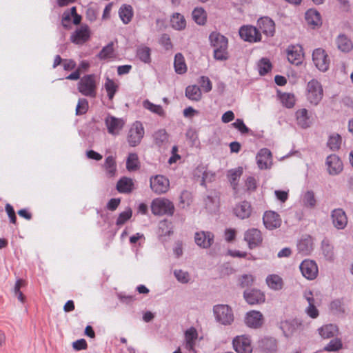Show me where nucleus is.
Listing matches in <instances>:
<instances>
[{"label":"nucleus","instance_id":"1","mask_svg":"<svg viewBox=\"0 0 353 353\" xmlns=\"http://www.w3.org/2000/svg\"><path fill=\"white\" fill-rule=\"evenodd\" d=\"M99 81L95 74H85L77 84L78 91L83 96L95 98L97 94Z\"/></svg>","mask_w":353,"mask_h":353},{"label":"nucleus","instance_id":"2","mask_svg":"<svg viewBox=\"0 0 353 353\" xmlns=\"http://www.w3.org/2000/svg\"><path fill=\"white\" fill-rule=\"evenodd\" d=\"M151 211L153 214L158 216L172 215L174 206L172 202L165 198L154 199L151 203Z\"/></svg>","mask_w":353,"mask_h":353},{"label":"nucleus","instance_id":"3","mask_svg":"<svg viewBox=\"0 0 353 353\" xmlns=\"http://www.w3.org/2000/svg\"><path fill=\"white\" fill-rule=\"evenodd\" d=\"M306 97L312 104L316 105L321 101L323 90L321 83L316 79H312L307 83L306 89Z\"/></svg>","mask_w":353,"mask_h":353},{"label":"nucleus","instance_id":"4","mask_svg":"<svg viewBox=\"0 0 353 353\" xmlns=\"http://www.w3.org/2000/svg\"><path fill=\"white\" fill-rule=\"evenodd\" d=\"M240 37L246 42L257 43L262 41V37L259 29L251 25H244L239 28Z\"/></svg>","mask_w":353,"mask_h":353},{"label":"nucleus","instance_id":"5","mask_svg":"<svg viewBox=\"0 0 353 353\" xmlns=\"http://www.w3.org/2000/svg\"><path fill=\"white\" fill-rule=\"evenodd\" d=\"M145 134L144 128L140 121H135L130 127L127 141L131 147L138 145Z\"/></svg>","mask_w":353,"mask_h":353},{"label":"nucleus","instance_id":"6","mask_svg":"<svg viewBox=\"0 0 353 353\" xmlns=\"http://www.w3.org/2000/svg\"><path fill=\"white\" fill-rule=\"evenodd\" d=\"M217 321L223 325H230L234 321L232 309L228 305H217L213 309Z\"/></svg>","mask_w":353,"mask_h":353},{"label":"nucleus","instance_id":"7","mask_svg":"<svg viewBox=\"0 0 353 353\" xmlns=\"http://www.w3.org/2000/svg\"><path fill=\"white\" fill-rule=\"evenodd\" d=\"M150 188L157 194H164L170 188V181L163 175H156L150 179Z\"/></svg>","mask_w":353,"mask_h":353},{"label":"nucleus","instance_id":"8","mask_svg":"<svg viewBox=\"0 0 353 353\" xmlns=\"http://www.w3.org/2000/svg\"><path fill=\"white\" fill-rule=\"evenodd\" d=\"M312 61L316 67L322 72L327 70L330 65V59L325 51L321 48L314 50Z\"/></svg>","mask_w":353,"mask_h":353},{"label":"nucleus","instance_id":"9","mask_svg":"<svg viewBox=\"0 0 353 353\" xmlns=\"http://www.w3.org/2000/svg\"><path fill=\"white\" fill-rule=\"evenodd\" d=\"M302 275L307 280L315 279L319 274V269L315 261L306 259L299 265Z\"/></svg>","mask_w":353,"mask_h":353},{"label":"nucleus","instance_id":"10","mask_svg":"<svg viewBox=\"0 0 353 353\" xmlns=\"http://www.w3.org/2000/svg\"><path fill=\"white\" fill-rule=\"evenodd\" d=\"M125 122L123 119L117 118L114 116L108 115L105 119V124L109 134L116 136L118 135Z\"/></svg>","mask_w":353,"mask_h":353},{"label":"nucleus","instance_id":"11","mask_svg":"<svg viewBox=\"0 0 353 353\" xmlns=\"http://www.w3.org/2000/svg\"><path fill=\"white\" fill-rule=\"evenodd\" d=\"M232 344L234 349L238 353H251L252 352L251 340L245 335L234 338Z\"/></svg>","mask_w":353,"mask_h":353},{"label":"nucleus","instance_id":"12","mask_svg":"<svg viewBox=\"0 0 353 353\" xmlns=\"http://www.w3.org/2000/svg\"><path fill=\"white\" fill-rule=\"evenodd\" d=\"M287 58L292 64L296 65L301 64L304 58L302 46H289L287 49Z\"/></svg>","mask_w":353,"mask_h":353},{"label":"nucleus","instance_id":"13","mask_svg":"<svg viewBox=\"0 0 353 353\" xmlns=\"http://www.w3.org/2000/svg\"><path fill=\"white\" fill-rule=\"evenodd\" d=\"M244 239L248 243L249 248L253 249L261 243V233L258 229H249L245 233Z\"/></svg>","mask_w":353,"mask_h":353},{"label":"nucleus","instance_id":"14","mask_svg":"<svg viewBox=\"0 0 353 353\" xmlns=\"http://www.w3.org/2000/svg\"><path fill=\"white\" fill-rule=\"evenodd\" d=\"M263 221L265 228L269 230L279 228L281 224V219L279 214L274 211L265 212Z\"/></svg>","mask_w":353,"mask_h":353},{"label":"nucleus","instance_id":"15","mask_svg":"<svg viewBox=\"0 0 353 353\" xmlns=\"http://www.w3.org/2000/svg\"><path fill=\"white\" fill-rule=\"evenodd\" d=\"M259 29L268 37H273L275 32V24L273 20L268 17L260 18L257 21Z\"/></svg>","mask_w":353,"mask_h":353},{"label":"nucleus","instance_id":"16","mask_svg":"<svg viewBox=\"0 0 353 353\" xmlns=\"http://www.w3.org/2000/svg\"><path fill=\"white\" fill-rule=\"evenodd\" d=\"M245 323L250 327L259 328L263 323V314L259 311H250L246 314Z\"/></svg>","mask_w":353,"mask_h":353},{"label":"nucleus","instance_id":"17","mask_svg":"<svg viewBox=\"0 0 353 353\" xmlns=\"http://www.w3.org/2000/svg\"><path fill=\"white\" fill-rule=\"evenodd\" d=\"M327 166V171L330 174L336 175L339 174L343 170V163L335 154H332L327 157L326 161Z\"/></svg>","mask_w":353,"mask_h":353},{"label":"nucleus","instance_id":"18","mask_svg":"<svg viewBox=\"0 0 353 353\" xmlns=\"http://www.w3.org/2000/svg\"><path fill=\"white\" fill-rule=\"evenodd\" d=\"M194 241L199 247L208 248L214 241V235L210 232H199L195 234Z\"/></svg>","mask_w":353,"mask_h":353},{"label":"nucleus","instance_id":"19","mask_svg":"<svg viewBox=\"0 0 353 353\" xmlns=\"http://www.w3.org/2000/svg\"><path fill=\"white\" fill-rule=\"evenodd\" d=\"M244 298L250 305L261 304L265 302V296L259 290H251L244 292Z\"/></svg>","mask_w":353,"mask_h":353},{"label":"nucleus","instance_id":"20","mask_svg":"<svg viewBox=\"0 0 353 353\" xmlns=\"http://www.w3.org/2000/svg\"><path fill=\"white\" fill-rule=\"evenodd\" d=\"M252 208L251 204L246 201H243L238 204L234 208V214L241 219H248L252 214Z\"/></svg>","mask_w":353,"mask_h":353},{"label":"nucleus","instance_id":"21","mask_svg":"<svg viewBox=\"0 0 353 353\" xmlns=\"http://www.w3.org/2000/svg\"><path fill=\"white\" fill-rule=\"evenodd\" d=\"M305 19L307 24L312 28H316L321 26V17L320 13L315 9H309L305 14Z\"/></svg>","mask_w":353,"mask_h":353},{"label":"nucleus","instance_id":"22","mask_svg":"<svg viewBox=\"0 0 353 353\" xmlns=\"http://www.w3.org/2000/svg\"><path fill=\"white\" fill-rule=\"evenodd\" d=\"M332 223L338 229H343L347 223V218L345 212L341 209L333 210L332 214Z\"/></svg>","mask_w":353,"mask_h":353},{"label":"nucleus","instance_id":"23","mask_svg":"<svg viewBox=\"0 0 353 353\" xmlns=\"http://www.w3.org/2000/svg\"><path fill=\"white\" fill-rule=\"evenodd\" d=\"M265 283L269 288L274 291L281 290L284 285L283 278L279 274H269L265 279Z\"/></svg>","mask_w":353,"mask_h":353},{"label":"nucleus","instance_id":"24","mask_svg":"<svg viewBox=\"0 0 353 353\" xmlns=\"http://www.w3.org/2000/svg\"><path fill=\"white\" fill-rule=\"evenodd\" d=\"M256 160L261 169H267L272 160V154L270 150L261 149L256 156Z\"/></svg>","mask_w":353,"mask_h":353},{"label":"nucleus","instance_id":"25","mask_svg":"<svg viewBox=\"0 0 353 353\" xmlns=\"http://www.w3.org/2000/svg\"><path fill=\"white\" fill-rule=\"evenodd\" d=\"M90 37V30L87 25H82L76 30L74 34L72 35L73 41L86 42Z\"/></svg>","mask_w":353,"mask_h":353},{"label":"nucleus","instance_id":"26","mask_svg":"<svg viewBox=\"0 0 353 353\" xmlns=\"http://www.w3.org/2000/svg\"><path fill=\"white\" fill-rule=\"evenodd\" d=\"M198 337V334L195 328L190 327L185 332V348L188 350L192 351L194 353H196V350L194 349L195 341Z\"/></svg>","mask_w":353,"mask_h":353},{"label":"nucleus","instance_id":"27","mask_svg":"<svg viewBox=\"0 0 353 353\" xmlns=\"http://www.w3.org/2000/svg\"><path fill=\"white\" fill-rule=\"evenodd\" d=\"M296 119L298 125L302 128H308L312 123L308 112L305 108L298 110L296 112Z\"/></svg>","mask_w":353,"mask_h":353},{"label":"nucleus","instance_id":"28","mask_svg":"<svg viewBox=\"0 0 353 353\" xmlns=\"http://www.w3.org/2000/svg\"><path fill=\"white\" fill-rule=\"evenodd\" d=\"M119 16L124 24H128L134 15L133 8L130 5L123 4L119 9Z\"/></svg>","mask_w":353,"mask_h":353},{"label":"nucleus","instance_id":"29","mask_svg":"<svg viewBox=\"0 0 353 353\" xmlns=\"http://www.w3.org/2000/svg\"><path fill=\"white\" fill-rule=\"evenodd\" d=\"M170 23L171 27L176 30H183L186 27V20L184 16L179 12L172 14Z\"/></svg>","mask_w":353,"mask_h":353},{"label":"nucleus","instance_id":"30","mask_svg":"<svg viewBox=\"0 0 353 353\" xmlns=\"http://www.w3.org/2000/svg\"><path fill=\"white\" fill-rule=\"evenodd\" d=\"M243 174V168L239 167L228 171V176L233 190L237 193L238 182Z\"/></svg>","mask_w":353,"mask_h":353},{"label":"nucleus","instance_id":"31","mask_svg":"<svg viewBox=\"0 0 353 353\" xmlns=\"http://www.w3.org/2000/svg\"><path fill=\"white\" fill-rule=\"evenodd\" d=\"M134 188V183L132 179L128 177L121 178L117 184V189L120 193H130Z\"/></svg>","mask_w":353,"mask_h":353},{"label":"nucleus","instance_id":"32","mask_svg":"<svg viewBox=\"0 0 353 353\" xmlns=\"http://www.w3.org/2000/svg\"><path fill=\"white\" fill-rule=\"evenodd\" d=\"M103 169L105 170L106 175L108 177H113L117 173V163L115 158L112 156H108L105 158Z\"/></svg>","mask_w":353,"mask_h":353},{"label":"nucleus","instance_id":"33","mask_svg":"<svg viewBox=\"0 0 353 353\" xmlns=\"http://www.w3.org/2000/svg\"><path fill=\"white\" fill-rule=\"evenodd\" d=\"M301 326V324L299 323L296 320H293L292 321H285L282 323L281 328L286 336H290L292 335L295 331L299 329Z\"/></svg>","mask_w":353,"mask_h":353},{"label":"nucleus","instance_id":"34","mask_svg":"<svg viewBox=\"0 0 353 353\" xmlns=\"http://www.w3.org/2000/svg\"><path fill=\"white\" fill-rule=\"evenodd\" d=\"M338 332V328L336 325L328 324L322 326L319 329V333L323 339H330L334 336Z\"/></svg>","mask_w":353,"mask_h":353},{"label":"nucleus","instance_id":"35","mask_svg":"<svg viewBox=\"0 0 353 353\" xmlns=\"http://www.w3.org/2000/svg\"><path fill=\"white\" fill-rule=\"evenodd\" d=\"M185 96L192 101H198L201 99L202 93L199 87L192 85L186 88Z\"/></svg>","mask_w":353,"mask_h":353},{"label":"nucleus","instance_id":"36","mask_svg":"<svg viewBox=\"0 0 353 353\" xmlns=\"http://www.w3.org/2000/svg\"><path fill=\"white\" fill-rule=\"evenodd\" d=\"M143 106L145 109L159 115V117H164L165 116V112L161 105L154 104L148 99L143 101Z\"/></svg>","mask_w":353,"mask_h":353},{"label":"nucleus","instance_id":"37","mask_svg":"<svg viewBox=\"0 0 353 353\" xmlns=\"http://www.w3.org/2000/svg\"><path fill=\"white\" fill-rule=\"evenodd\" d=\"M278 95L283 106L287 108H292L294 106L296 99L294 94L288 92H279Z\"/></svg>","mask_w":353,"mask_h":353},{"label":"nucleus","instance_id":"38","mask_svg":"<svg viewBox=\"0 0 353 353\" xmlns=\"http://www.w3.org/2000/svg\"><path fill=\"white\" fill-rule=\"evenodd\" d=\"M192 19L198 25L203 26L206 23L207 14L202 8H195L192 13Z\"/></svg>","mask_w":353,"mask_h":353},{"label":"nucleus","instance_id":"39","mask_svg":"<svg viewBox=\"0 0 353 353\" xmlns=\"http://www.w3.org/2000/svg\"><path fill=\"white\" fill-rule=\"evenodd\" d=\"M174 65L176 72L178 74H183L187 71L184 57L181 53H177L175 55Z\"/></svg>","mask_w":353,"mask_h":353},{"label":"nucleus","instance_id":"40","mask_svg":"<svg viewBox=\"0 0 353 353\" xmlns=\"http://www.w3.org/2000/svg\"><path fill=\"white\" fill-rule=\"evenodd\" d=\"M126 168L128 171H135L139 168V161L136 153H130L126 161Z\"/></svg>","mask_w":353,"mask_h":353},{"label":"nucleus","instance_id":"41","mask_svg":"<svg viewBox=\"0 0 353 353\" xmlns=\"http://www.w3.org/2000/svg\"><path fill=\"white\" fill-rule=\"evenodd\" d=\"M209 41L211 44H228V38L216 30L210 34Z\"/></svg>","mask_w":353,"mask_h":353},{"label":"nucleus","instance_id":"42","mask_svg":"<svg viewBox=\"0 0 353 353\" xmlns=\"http://www.w3.org/2000/svg\"><path fill=\"white\" fill-rule=\"evenodd\" d=\"M105 89L107 92L108 97L110 100H112L115 93L117 92L119 86L113 80L107 78L104 84Z\"/></svg>","mask_w":353,"mask_h":353},{"label":"nucleus","instance_id":"43","mask_svg":"<svg viewBox=\"0 0 353 353\" xmlns=\"http://www.w3.org/2000/svg\"><path fill=\"white\" fill-rule=\"evenodd\" d=\"M258 187L257 180L252 176H248L244 182L243 190L247 193H252L256 191Z\"/></svg>","mask_w":353,"mask_h":353},{"label":"nucleus","instance_id":"44","mask_svg":"<svg viewBox=\"0 0 353 353\" xmlns=\"http://www.w3.org/2000/svg\"><path fill=\"white\" fill-rule=\"evenodd\" d=\"M272 63L267 58H262L258 63L259 74L265 75L272 70Z\"/></svg>","mask_w":353,"mask_h":353},{"label":"nucleus","instance_id":"45","mask_svg":"<svg viewBox=\"0 0 353 353\" xmlns=\"http://www.w3.org/2000/svg\"><path fill=\"white\" fill-rule=\"evenodd\" d=\"M76 7H72L70 10H65L63 13L61 23L63 26L65 28H68L70 26L71 20L72 19V16L75 13Z\"/></svg>","mask_w":353,"mask_h":353},{"label":"nucleus","instance_id":"46","mask_svg":"<svg viewBox=\"0 0 353 353\" xmlns=\"http://www.w3.org/2000/svg\"><path fill=\"white\" fill-rule=\"evenodd\" d=\"M341 137L338 134H334L331 135L327 141L328 147L332 150H336L339 149L341 144Z\"/></svg>","mask_w":353,"mask_h":353},{"label":"nucleus","instance_id":"47","mask_svg":"<svg viewBox=\"0 0 353 353\" xmlns=\"http://www.w3.org/2000/svg\"><path fill=\"white\" fill-rule=\"evenodd\" d=\"M228 57L227 46H219V48L214 50V57L216 60H226Z\"/></svg>","mask_w":353,"mask_h":353},{"label":"nucleus","instance_id":"48","mask_svg":"<svg viewBox=\"0 0 353 353\" xmlns=\"http://www.w3.org/2000/svg\"><path fill=\"white\" fill-rule=\"evenodd\" d=\"M132 216V211L130 208H128L125 211L121 212L117 219L116 224L122 225L128 221Z\"/></svg>","mask_w":353,"mask_h":353},{"label":"nucleus","instance_id":"49","mask_svg":"<svg viewBox=\"0 0 353 353\" xmlns=\"http://www.w3.org/2000/svg\"><path fill=\"white\" fill-rule=\"evenodd\" d=\"M137 56L144 63H150V49L147 46L140 48L137 51Z\"/></svg>","mask_w":353,"mask_h":353},{"label":"nucleus","instance_id":"50","mask_svg":"<svg viewBox=\"0 0 353 353\" xmlns=\"http://www.w3.org/2000/svg\"><path fill=\"white\" fill-rule=\"evenodd\" d=\"M88 110V101L87 99L81 98L78 101V103L76 107V114L81 115L87 112Z\"/></svg>","mask_w":353,"mask_h":353},{"label":"nucleus","instance_id":"51","mask_svg":"<svg viewBox=\"0 0 353 353\" xmlns=\"http://www.w3.org/2000/svg\"><path fill=\"white\" fill-rule=\"evenodd\" d=\"M342 348V342L339 339L331 340L330 343L324 347V350L327 352L337 351Z\"/></svg>","mask_w":353,"mask_h":353},{"label":"nucleus","instance_id":"52","mask_svg":"<svg viewBox=\"0 0 353 353\" xmlns=\"http://www.w3.org/2000/svg\"><path fill=\"white\" fill-rule=\"evenodd\" d=\"M155 142L158 145H161L168 141V136L165 130H159L154 134Z\"/></svg>","mask_w":353,"mask_h":353},{"label":"nucleus","instance_id":"53","mask_svg":"<svg viewBox=\"0 0 353 353\" xmlns=\"http://www.w3.org/2000/svg\"><path fill=\"white\" fill-rule=\"evenodd\" d=\"M174 274L180 283H187L190 281V275L187 272H184L181 270H176L174 272Z\"/></svg>","mask_w":353,"mask_h":353},{"label":"nucleus","instance_id":"54","mask_svg":"<svg viewBox=\"0 0 353 353\" xmlns=\"http://www.w3.org/2000/svg\"><path fill=\"white\" fill-rule=\"evenodd\" d=\"M305 313L312 319H316L319 316V312L315 306V302L308 303L307 307L305 308Z\"/></svg>","mask_w":353,"mask_h":353},{"label":"nucleus","instance_id":"55","mask_svg":"<svg viewBox=\"0 0 353 353\" xmlns=\"http://www.w3.org/2000/svg\"><path fill=\"white\" fill-rule=\"evenodd\" d=\"M114 50L112 46H105L99 54L101 59H105L113 56Z\"/></svg>","mask_w":353,"mask_h":353},{"label":"nucleus","instance_id":"56","mask_svg":"<svg viewBox=\"0 0 353 353\" xmlns=\"http://www.w3.org/2000/svg\"><path fill=\"white\" fill-rule=\"evenodd\" d=\"M254 281V277L252 274L243 275L240 279V284L242 288L252 285Z\"/></svg>","mask_w":353,"mask_h":353},{"label":"nucleus","instance_id":"57","mask_svg":"<svg viewBox=\"0 0 353 353\" xmlns=\"http://www.w3.org/2000/svg\"><path fill=\"white\" fill-rule=\"evenodd\" d=\"M304 204L309 207H314L316 204V200L312 192H307L303 197Z\"/></svg>","mask_w":353,"mask_h":353},{"label":"nucleus","instance_id":"58","mask_svg":"<svg viewBox=\"0 0 353 353\" xmlns=\"http://www.w3.org/2000/svg\"><path fill=\"white\" fill-rule=\"evenodd\" d=\"M5 210L10 219V223L16 225L17 216L13 207L10 203H7L5 206Z\"/></svg>","mask_w":353,"mask_h":353},{"label":"nucleus","instance_id":"59","mask_svg":"<svg viewBox=\"0 0 353 353\" xmlns=\"http://www.w3.org/2000/svg\"><path fill=\"white\" fill-rule=\"evenodd\" d=\"M232 125L242 134H246L249 131L248 128L245 125L242 119H236L235 122L232 123Z\"/></svg>","mask_w":353,"mask_h":353},{"label":"nucleus","instance_id":"60","mask_svg":"<svg viewBox=\"0 0 353 353\" xmlns=\"http://www.w3.org/2000/svg\"><path fill=\"white\" fill-rule=\"evenodd\" d=\"M200 83L201 87L205 92H208L212 90V83L208 77L204 76L201 77Z\"/></svg>","mask_w":353,"mask_h":353},{"label":"nucleus","instance_id":"61","mask_svg":"<svg viewBox=\"0 0 353 353\" xmlns=\"http://www.w3.org/2000/svg\"><path fill=\"white\" fill-rule=\"evenodd\" d=\"M323 251L325 256L327 260L332 261L334 259L333 248L326 243L323 245Z\"/></svg>","mask_w":353,"mask_h":353},{"label":"nucleus","instance_id":"62","mask_svg":"<svg viewBox=\"0 0 353 353\" xmlns=\"http://www.w3.org/2000/svg\"><path fill=\"white\" fill-rule=\"evenodd\" d=\"M72 347L75 350L79 351L87 349L88 344L85 339H81L73 342Z\"/></svg>","mask_w":353,"mask_h":353},{"label":"nucleus","instance_id":"63","mask_svg":"<svg viewBox=\"0 0 353 353\" xmlns=\"http://www.w3.org/2000/svg\"><path fill=\"white\" fill-rule=\"evenodd\" d=\"M120 203V199H111L107 204V208L110 211H114L118 208Z\"/></svg>","mask_w":353,"mask_h":353},{"label":"nucleus","instance_id":"64","mask_svg":"<svg viewBox=\"0 0 353 353\" xmlns=\"http://www.w3.org/2000/svg\"><path fill=\"white\" fill-rule=\"evenodd\" d=\"M330 309L334 312H341L343 311V303L342 301L339 299H336L330 303Z\"/></svg>","mask_w":353,"mask_h":353}]
</instances>
